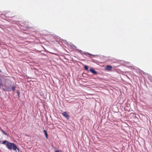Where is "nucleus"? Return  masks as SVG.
<instances>
[{
  "label": "nucleus",
  "mask_w": 152,
  "mask_h": 152,
  "mask_svg": "<svg viewBox=\"0 0 152 152\" xmlns=\"http://www.w3.org/2000/svg\"><path fill=\"white\" fill-rule=\"evenodd\" d=\"M6 146L7 148L10 150H11L12 149L14 150H16L17 149H18L14 143L9 142H7L6 144Z\"/></svg>",
  "instance_id": "nucleus-1"
},
{
  "label": "nucleus",
  "mask_w": 152,
  "mask_h": 152,
  "mask_svg": "<svg viewBox=\"0 0 152 152\" xmlns=\"http://www.w3.org/2000/svg\"><path fill=\"white\" fill-rule=\"evenodd\" d=\"M62 115L63 116L65 117L68 120L69 119V115L67 114V112H64L62 113Z\"/></svg>",
  "instance_id": "nucleus-2"
},
{
  "label": "nucleus",
  "mask_w": 152,
  "mask_h": 152,
  "mask_svg": "<svg viewBox=\"0 0 152 152\" xmlns=\"http://www.w3.org/2000/svg\"><path fill=\"white\" fill-rule=\"evenodd\" d=\"M3 90L4 91H11V88L10 87H8L6 86L3 89Z\"/></svg>",
  "instance_id": "nucleus-3"
},
{
  "label": "nucleus",
  "mask_w": 152,
  "mask_h": 152,
  "mask_svg": "<svg viewBox=\"0 0 152 152\" xmlns=\"http://www.w3.org/2000/svg\"><path fill=\"white\" fill-rule=\"evenodd\" d=\"M89 71L91 72L92 73H93L94 75H96L97 74V72L96 71H95L94 69L92 68H91L89 69Z\"/></svg>",
  "instance_id": "nucleus-4"
},
{
  "label": "nucleus",
  "mask_w": 152,
  "mask_h": 152,
  "mask_svg": "<svg viewBox=\"0 0 152 152\" xmlns=\"http://www.w3.org/2000/svg\"><path fill=\"white\" fill-rule=\"evenodd\" d=\"M112 66L110 65H107L106 66V69L109 70H111L112 69Z\"/></svg>",
  "instance_id": "nucleus-5"
},
{
  "label": "nucleus",
  "mask_w": 152,
  "mask_h": 152,
  "mask_svg": "<svg viewBox=\"0 0 152 152\" xmlns=\"http://www.w3.org/2000/svg\"><path fill=\"white\" fill-rule=\"evenodd\" d=\"M44 133L45 134V135L46 138L48 139V135L46 131L45 130H44Z\"/></svg>",
  "instance_id": "nucleus-6"
},
{
  "label": "nucleus",
  "mask_w": 152,
  "mask_h": 152,
  "mask_svg": "<svg viewBox=\"0 0 152 152\" xmlns=\"http://www.w3.org/2000/svg\"><path fill=\"white\" fill-rule=\"evenodd\" d=\"M8 142L7 141H6V140H5V141H4L3 142H2V144H5V145H6V143H7V142Z\"/></svg>",
  "instance_id": "nucleus-7"
},
{
  "label": "nucleus",
  "mask_w": 152,
  "mask_h": 152,
  "mask_svg": "<svg viewBox=\"0 0 152 152\" xmlns=\"http://www.w3.org/2000/svg\"><path fill=\"white\" fill-rule=\"evenodd\" d=\"M84 68H85V69L86 70H88V66L87 65H85V66L84 67Z\"/></svg>",
  "instance_id": "nucleus-8"
},
{
  "label": "nucleus",
  "mask_w": 152,
  "mask_h": 152,
  "mask_svg": "<svg viewBox=\"0 0 152 152\" xmlns=\"http://www.w3.org/2000/svg\"><path fill=\"white\" fill-rule=\"evenodd\" d=\"M2 80L1 78H0V88H1V84H2Z\"/></svg>",
  "instance_id": "nucleus-9"
},
{
  "label": "nucleus",
  "mask_w": 152,
  "mask_h": 152,
  "mask_svg": "<svg viewBox=\"0 0 152 152\" xmlns=\"http://www.w3.org/2000/svg\"><path fill=\"white\" fill-rule=\"evenodd\" d=\"M15 88H16V87L15 86H13L12 87V90L13 91H14L15 90Z\"/></svg>",
  "instance_id": "nucleus-10"
},
{
  "label": "nucleus",
  "mask_w": 152,
  "mask_h": 152,
  "mask_svg": "<svg viewBox=\"0 0 152 152\" xmlns=\"http://www.w3.org/2000/svg\"><path fill=\"white\" fill-rule=\"evenodd\" d=\"M2 132H3V133H4L5 134V135H7V133H6V132H4V131L3 130H2Z\"/></svg>",
  "instance_id": "nucleus-11"
},
{
  "label": "nucleus",
  "mask_w": 152,
  "mask_h": 152,
  "mask_svg": "<svg viewBox=\"0 0 152 152\" xmlns=\"http://www.w3.org/2000/svg\"><path fill=\"white\" fill-rule=\"evenodd\" d=\"M55 152H60L59 150H56L55 151Z\"/></svg>",
  "instance_id": "nucleus-12"
},
{
  "label": "nucleus",
  "mask_w": 152,
  "mask_h": 152,
  "mask_svg": "<svg viewBox=\"0 0 152 152\" xmlns=\"http://www.w3.org/2000/svg\"><path fill=\"white\" fill-rule=\"evenodd\" d=\"M17 93L18 94V96H19V94H20V93H19V92H17Z\"/></svg>",
  "instance_id": "nucleus-13"
},
{
  "label": "nucleus",
  "mask_w": 152,
  "mask_h": 152,
  "mask_svg": "<svg viewBox=\"0 0 152 152\" xmlns=\"http://www.w3.org/2000/svg\"><path fill=\"white\" fill-rule=\"evenodd\" d=\"M88 54L89 55H91L90 54V53H88Z\"/></svg>",
  "instance_id": "nucleus-14"
},
{
  "label": "nucleus",
  "mask_w": 152,
  "mask_h": 152,
  "mask_svg": "<svg viewBox=\"0 0 152 152\" xmlns=\"http://www.w3.org/2000/svg\"><path fill=\"white\" fill-rule=\"evenodd\" d=\"M52 54H54L53 53H51Z\"/></svg>",
  "instance_id": "nucleus-15"
},
{
  "label": "nucleus",
  "mask_w": 152,
  "mask_h": 152,
  "mask_svg": "<svg viewBox=\"0 0 152 152\" xmlns=\"http://www.w3.org/2000/svg\"><path fill=\"white\" fill-rule=\"evenodd\" d=\"M1 72V70L0 69V72Z\"/></svg>",
  "instance_id": "nucleus-16"
}]
</instances>
